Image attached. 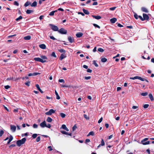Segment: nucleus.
Masks as SVG:
<instances>
[{
	"instance_id": "423d86ee",
	"label": "nucleus",
	"mask_w": 154,
	"mask_h": 154,
	"mask_svg": "<svg viewBox=\"0 0 154 154\" xmlns=\"http://www.w3.org/2000/svg\"><path fill=\"white\" fill-rule=\"evenodd\" d=\"M55 112V110L54 109H51L49 110L48 112H46L45 114L47 115H51L52 114L54 113Z\"/></svg>"
},
{
	"instance_id": "f257e3e1",
	"label": "nucleus",
	"mask_w": 154,
	"mask_h": 154,
	"mask_svg": "<svg viewBox=\"0 0 154 154\" xmlns=\"http://www.w3.org/2000/svg\"><path fill=\"white\" fill-rule=\"evenodd\" d=\"M26 140L25 138H23L21 140H19L17 141L16 144L18 146H20L21 145L24 144Z\"/></svg>"
},
{
	"instance_id": "f704fd0d",
	"label": "nucleus",
	"mask_w": 154,
	"mask_h": 154,
	"mask_svg": "<svg viewBox=\"0 0 154 154\" xmlns=\"http://www.w3.org/2000/svg\"><path fill=\"white\" fill-rule=\"evenodd\" d=\"M23 18V17L21 16H20L18 18L16 19V20L17 21H18L22 19Z\"/></svg>"
},
{
	"instance_id": "13d9d810",
	"label": "nucleus",
	"mask_w": 154,
	"mask_h": 154,
	"mask_svg": "<svg viewBox=\"0 0 154 154\" xmlns=\"http://www.w3.org/2000/svg\"><path fill=\"white\" fill-rule=\"evenodd\" d=\"M38 90L41 93H43V91H42L41 89H40V87H37Z\"/></svg>"
},
{
	"instance_id": "473e14b6",
	"label": "nucleus",
	"mask_w": 154,
	"mask_h": 154,
	"mask_svg": "<svg viewBox=\"0 0 154 154\" xmlns=\"http://www.w3.org/2000/svg\"><path fill=\"white\" fill-rule=\"evenodd\" d=\"M107 59L105 58H102L101 60V61L103 63H105L107 61Z\"/></svg>"
},
{
	"instance_id": "dca6fc26",
	"label": "nucleus",
	"mask_w": 154,
	"mask_h": 154,
	"mask_svg": "<svg viewBox=\"0 0 154 154\" xmlns=\"http://www.w3.org/2000/svg\"><path fill=\"white\" fill-rule=\"evenodd\" d=\"M68 40L71 43L74 42V39L71 36H69L68 37Z\"/></svg>"
},
{
	"instance_id": "774afa93",
	"label": "nucleus",
	"mask_w": 154,
	"mask_h": 154,
	"mask_svg": "<svg viewBox=\"0 0 154 154\" xmlns=\"http://www.w3.org/2000/svg\"><path fill=\"white\" fill-rule=\"evenodd\" d=\"M27 135H28L27 133H26L22 134V136L23 137L24 136H27Z\"/></svg>"
},
{
	"instance_id": "6e6d98bb",
	"label": "nucleus",
	"mask_w": 154,
	"mask_h": 154,
	"mask_svg": "<svg viewBox=\"0 0 154 154\" xmlns=\"http://www.w3.org/2000/svg\"><path fill=\"white\" fill-rule=\"evenodd\" d=\"M87 71L88 72L91 73V72L92 70L88 69H87Z\"/></svg>"
},
{
	"instance_id": "2eb2a0df",
	"label": "nucleus",
	"mask_w": 154,
	"mask_h": 154,
	"mask_svg": "<svg viewBox=\"0 0 154 154\" xmlns=\"http://www.w3.org/2000/svg\"><path fill=\"white\" fill-rule=\"evenodd\" d=\"M66 57V56L64 54H61V56L60 57V59L61 60H62L63 59L65 58Z\"/></svg>"
},
{
	"instance_id": "ea45409f",
	"label": "nucleus",
	"mask_w": 154,
	"mask_h": 154,
	"mask_svg": "<svg viewBox=\"0 0 154 154\" xmlns=\"http://www.w3.org/2000/svg\"><path fill=\"white\" fill-rule=\"evenodd\" d=\"M4 133V131L3 130H0V137L2 136Z\"/></svg>"
},
{
	"instance_id": "0eeeda50",
	"label": "nucleus",
	"mask_w": 154,
	"mask_h": 154,
	"mask_svg": "<svg viewBox=\"0 0 154 154\" xmlns=\"http://www.w3.org/2000/svg\"><path fill=\"white\" fill-rule=\"evenodd\" d=\"M34 60L35 61L41 62L42 63L45 62V61H43L42 59L39 57H35L34 58Z\"/></svg>"
},
{
	"instance_id": "4c0bfd02",
	"label": "nucleus",
	"mask_w": 154,
	"mask_h": 154,
	"mask_svg": "<svg viewBox=\"0 0 154 154\" xmlns=\"http://www.w3.org/2000/svg\"><path fill=\"white\" fill-rule=\"evenodd\" d=\"M37 136V134H33L32 135V137L34 139V138H35Z\"/></svg>"
},
{
	"instance_id": "cd10ccee",
	"label": "nucleus",
	"mask_w": 154,
	"mask_h": 154,
	"mask_svg": "<svg viewBox=\"0 0 154 154\" xmlns=\"http://www.w3.org/2000/svg\"><path fill=\"white\" fill-rule=\"evenodd\" d=\"M52 119L49 117H48L47 119V121L48 122H51L52 121Z\"/></svg>"
},
{
	"instance_id": "a19ab883",
	"label": "nucleus",
	"mask_w": 154,
	"mask_h": 154,
	"mask_svg": "<svg viewBox=\"0 0 154 154\" xmlns=\"http://www.w3.org/2000/svg\"><path fill=\"white\" fill-rule=\"evenodd\" d=\"M83 116L84 118H85L86 119L88 120L89 119V117L86 114H84Z\"/></svg>"
},
{
	"instance_id": "e433bc0d",
	"label": "nucleus",
	"mask_w": 154,
	"mask_h": 154,
	"mask_svg": "<svg viewBox=\"0 0 154 154\" xmlns=\"http://www.w3.org/2000/svg\"><path fill=\"white\" fill-rule=\"evenodd\" d=\"M100 145L101 146H103L105 145L104 142V141L103 140V139H102V140H101V144H100Z\"/></svg>"
},
{
	"instance_id": "39448f33",
	"label": "nucleus",
	"mask_w": 154,
	"mask_h": 154,
	"mask_svg": "<svg viewBox=\"0 0 154 154\" xmlns=\"http://www.w3.org/2000/svg\"><path fill=\"white\" fill-rule=\"evenodd\" d=\"M51 29L54 31H58V28L57 26L53 25L52 24H50Z\"/></svg>"
},
{
	"instance_id": "393cba45",
	"label": "nucleus",
	"mask_w": 154,
	"mask_h": 154,
	"mask_svg": "<svg viewBox=\"0 0 154 154\" xmlns=\"http://www.w3.org/2000/svg\"><path fill=\"white\" fill-rule=\"evenodd\" d=\"M57 11V10H55L52 11L50 13V14H49V15L51 16H53L54 15V13Z\"/></svg>"
},
{
	"instance_id": "6e6552de",
	"label": "nucleus",
	"mask_w": 154,
	"mask_h": 154,
	"mask_svg": "<svg viewBox=\"0 0 154 154\" xmlns=\"http://www.w3.org/2000/svg\"><path fill=\"white\" fill-rule=\"evenodd\" d=\"M10 127L11 131L13 132H15L16 128V127L15 125H11Z\"/></svg>"
},
{
	"instance_id": "603ef678",
	"label": "nucleus",
	"mask_w": 154,
	"mask_h": 154,
	"mask_svg": "<svg viewBox=\"0 0 154 154\" xmlns=\"http://www.w3.org/2000/svg\"><path fill=\"white\" fill-rule=\"evenodd\" d=\"M103 120V118L102 117H101L100 119L99 120V121H98V122L99 123H100V122H101Z\"/></svg>"
},
{
	"instance_id": "69168bd1",
	"label": "nucleus",
	"mask_w": 154,
	"mask_h": 154,
	"mask_svg": "<svg viewBox=\"0 0 154 154\" xmlns=\"http://www.w3.org/2000/svg\"><path fill=\"white\" fill-rule=\"evenodd\" d=\"M90 142V140L89 139H87L85 140V143H88Z\"/></svg>"
},
{
	"instance_id": "aec40b11",
	"label": "nucleus",
	"mask_w": 154,
	"mask_h": 154,
	"mask_svg": "<svg viewBox=\"0 0 154 154\" xmlns=\"http://www.w3.org/2000/svg\"><path fill=\"white\" fill-rule=\"evenodd\" d=\"M92 17L93 18H95V19L99 20L101 18V17L100 16H95V15H92Z\"/></svg>"
},
{
	"instance_id": "4d7b16f0",
	"label": "nucleus",
	"mask_w": 154,
	"mask_h": 154,
	"mask_svg": "<svg viewBox=\"0 0 154 154\" xmlns=\"http://www.w3.org/2000/svg\"><path fill=\"white\" fill-rule=\"evenodd\" d=\"M116 8V7H113L112 8H110L109 9L111 11H113Z\"/></svg>"
},
{
	"instance_id": "5fc2aeb1",
	"label": "nucleus",
	"mask_w": 154,
	"mask_h": 154,
	"mask_svg": "<svg viewBox=\"0 0 154 154\" xmlns=\"http://www.w3.org/2000/svg\"><path fill=\"white\" fill-rule=\"evenodd\" d=\"M38 125L36 124H34L33 125V127L34 128H37L38 127Z\"/></svg>"
},
{
	"instance_id": "7c9ffc66",
	"label": "nucleus",
	"mask_w": 154,
	"mask_h": 154,
	"mask_svg": "<svg viewBox=\"0 0 154 154\" xmlns=\"http://www.w3.org/2000/svg\"><path fill=\"white\" fill-rule=\"evenodd\" d=\"M13 139V137L11 135L10 136V137L9 139V140H8V144L9 143H10V142Z\"/></svg>"
},
{
	"instance_id": "f3484780",
	"label": "nucleus",
	"mask_w": 154,
	"mask_h": 154,
	"mask_svg": "<svg viewBox=\"0 0 154 154\" xmlns=\"http://www.w3.org/2000/svg\"><path fill=\"white\" fill-rule=\"evenodd\" d=\"M141 10L143 12H145L146 13H148V11L147 10V9L145 7H142L141 8Z\"/></svg>"
},
{
	"instance_id": "864d4df0",
	"label": "nucleus",
	"mask_w": 154,
	"mask_h": 154,
	"mask_svg": "<svg viewBox=\"0 0 154 154\" xmlns=\"http://www.w3.org/2000/svg\"><path fill=\"white\" fill-rule=\"evenodd\" d=\"M91 78V76H87V77H85V79L86 80H88L89 79Z\"/></svg>"
},
{
	"instance_id": "49530a36",
	"label": "nucleus",
	"mask_w": 154,
	"mask_h": 154,
	"mask_svg": "<svg viewBox=\"0 0 154 154\" xmlns=\"http://www.w3.org/2000/svg\"><path fill=\"white\" fill-rule=\"evenodd\" d=\"M93 25L95 27H97L99 29H100V27L99 26H98V25H97L96 24L94 23L93 24Z\"/></svg>"
},
{
	"instance_id": "052dcab7",
	"label": "nucleus",
	"mask_w": 154,
	"mask_h": 154,
	"mask_svg": "<svg viewBox=\"0 0 154 154\" xmlns=\"http://www.w3.org/2000/svg\"><path fill=\"white\" fill-rule=\"evenodd\" d=\"M46 127H47L48 128H50L51 127V125L50 124H48L47 125H46Z\"/></svg>"
},
{
	"instance_id": "79ce46f5",
	"label": "nucleus",
	"mask_w": 154,
	"mask_h": 154,
	"mask_svg": "<svg viewBox=\"0 0 154 154\" xmlns=\"http://www.w3.org/2000/svg\"><path fill=\"white\" fill-rule=\"evenodd\" d=\"M51 56H52V57H56V56L55 54V52H53L51 54Z\"/></svg>"
},
{
	"instance_id": "3c124183",
	"label": "nucleus",
	"mask_w": 154,
	"mask_h": 154,
	"mask_svg": "<svg viewBox=\"0 0 154 154\" xmlns=\"http://www.w3.org/2000/svg\"><path fill=\"white\" fill-rule=\"evenodd\" d=\"M14 4L15 5H16L17 6H18L19 5L18 3V2H16V1H15V2H14Z\"/></svg>"
},
{
	"instance_id": "7ed1b4c3",
	"label": "nucleus",
	"mask_w": 154,
	"mask_h": 154,
	"mask_svg": "<svg viewBox=\"0 0 154 154\" xmlns=\"http://www.w3.org/2000/svg\"><path fill=\"white\" fill-rule=\"evenodd\" d=\"M148 139V138H144L141 141V143L143 145L149 144L150 143V142L149 141H147L146 142V141H147Z\"/></svg>"
},
{
	"instance_id": "4be33fe9",
	"label": "nucleus",
	"mask_w": 154,
	"mask_h": 154,
	"mask_svg": "<svg viewBox=\"0 0 154 154\" xmlns=\"http://www.w3.org/2000/svg\"><path fill=\"white\" fill-rule=\"evenodd\" d=\"M55 94L56 96V99L57 100H59L60 99V97L59 95L58 94L57 92L55 90Z\"/></svg>"
},
{
	"instance_id": "412c9836",
	"label": "nucleus",
	"mask_w": 154,
	"mask_h": 154,
	"mask_svg": "<svg viewBox=\"0 0 154 154\" xmlns=\"http://www.w3.org/2000/svg\"><path fill=\"white\" fill-rule=\"evenodd\" d=\"M37 4V3L36 2L34 1L33 2L32 4H31V7H35L36 6Z\"/></svg>"
},
{
	"instance_id": "c9c22d12",
	"label": "nucleus",
	"mask_w": 154,
	"mask_h": 154,
	"mask_svg": "<svg viewBox=\"0 0 154 154\" xmlns=\"http://www.w3.org/2000/svg\"><path fill=\"white\" fill-rule=\"evenodd\" d=\"M60 116L63 118H64L66 116V115L63 113H60Z\"/></svg>"
},
{
	"instance_id": "338daca9",
	"label": "nucleus",
	"mask_w": 154,
	"mask_h": 154,
	"mask_svg": "<svg viewBox=\"0 0 154 154\" xmlns=\"http://www.w3.org/2000/svg\"><path fill=\"white\" fill-rule=\"evenodd\" d=\"M138 17H139L140 19V20H141L142 21H143V18L141 16H139Z\"/></svg>"
},
{
	"instance_id": "20e7f679",
	"label": "nucleus",
	"mask_w": 154,
	"mask_h": 154,
	"mask_svg": "<svg viewBox=\"0 0 154 154\" xmlns=\"http://www.w3.org/2000/svg\"><path fill=\"white\" fill-rule=\"evenodd\" d=\"M58 32L62 34H66L67 33L66 30L65 29L63 28H61L58 30Z\"/></svg>"
},
{
	"instance_id": "a18cd8bd",
	"label": "nucleus",
	"mask_w": 154,
	"mask_h": 154,
	"mask_svg": "<svg viewBox=\"0 0 154 154\" xmlns=\"http://www.w3.org/2000/svg\"><path fill=\"white\" fill-rule=\"evenodd\" d=\"M149 106V105L148 104H144L143 105V107L144 108L146 109V108H147Z\"/></svg>"
},
{
	"instance_id": "2f4dec72",
	"label": "nucleus",
	"mask_w": 154,
	"mask_h": 154,
	"mask_svg": "<svg viewBox=\"0 0 154 154\" xmlns=\"http://www.w3.org/2000/svg\"><path fill=\"white\" fill-rule=\"evenodd\" d=\"M148 94V93L147 92H144V93H142L141 94V95L143 96H147Z\"/></svg>"
},
{
	"instance_id": "6ab92c4d",
	"label": "nucleus",
	"mask_w": 154,
	"mask_h": 154,
	"mask_svg": "<svg viewBox=\"0 0 154 154\" xmlns=\"http://www.w3.org/2000/svg\"><path fill=\"white\" fill-rule=\"evenodd\" d=\"M61 133L63 134H66V135H70V136H71V133H68L66 132L65 131H61Z\"/></svg>"
},
{
	"instance_id": "c756f323",
	"label": "nucleus",
	"mask_w": 154,
	"mask_h": 154,
	"mask_svg": "<svg viewBox=\"0 0 154 154\" xmlns=\"http://www.w3.org/2000/svg\"><path fill=\"white\" fill-rule=\"evenodd\" d=\"M149 98L152 101L153 100V98L152 94H150L149 95Z\"/></svg>"
},
{
	"instance_id": "9b49d317",
	"label": "nucleus",
	"mask_w": 154,
	"mask_h": 154,
	"mask_svg": "<svg viewBox=\"0 0 154 154\" xmlns=\"http://www.w3.org/2000/svg\"><path fill=\"white\" fill-rule=\"evenodd\" d=\"M40 73L38 72H34L33 73H29L28 75L29 76L33 75H36L40 74Z\"/></svg>"
},
{
	"instance_id": "c85d7f7f",
	"label": "nucleus",
	"mask_w": 154,
	"mask_h": 154,
	"mask_svg": "<svg viewBox=\"0 0 154 154\" xmlns=\"http://www.w3.org/2000/svg\"><path fill=\"white\" fill-rule=\"evenodd\" d=\"M33 12V10H28L26 11V13L27 14H29L31 13H32Z\"/></svg>"
},
{
	"instance_id": "c03bdc74",
	"label": "nucleus",
	"mask_w": 154,
	"mask_h": 154,
	"mask_svg": "<svg viewBox=\"0 0 154 154\" xmlns=\"http://www.w3.org/2000/svg\"><path fill=\"white\" fill-rule=\"evenodd\" d=\"M134 16L135 18L137 19H138L139 17V16H138L136 13L134 14Z\"/></svg>"
},
{
	"instance_id": "37998d69",
	"label": "nucleus",
	"mask_w": 154,
	"mask_h": 154,
	"mask_svg": "<svg viewBox=\"0 0 154 154\" xmlns=\"http://www.w3.org/2000/svg\"><path fill=\"white\" fill-rule=\"evenodd\" d=\"M58 51L61 53H65V51L63 49H61L58 50Z\"/></svg>"
},
{
	"instance_id": "a211bd4d",
	"label": "nucleus",
	"mask_w": 154,
	"mask_h": 154,
	"mask_svg": "<svg viewBox=\"0 0 154 154\" xmlns=\"http://www.w3.org/2000/svg\"><path fill=\"white\" fill-rule=\"evenodd\" d=\"M117 21V19L115 18H113L111 19L110 20V21L112 23H114Z\"/></svg>"
},
{
	"instance_id": "de8ad7c7",
	"label": "nucleus",
	"mask_w": 154,
	"mask_h": 154,
	"mask_svg": "<svg viewBox=\"0 0 154 154\" xmlns=\"http://www.w3.org/2000/svg\"><path fill=\"white\" fill-rule=\"evenodd\" d=\"M40 137H38L36 139V141L37 142H38L40 141Z\"/></svg>"
},
{
	"instance_id": "680f3d73",
	"label": "nucleus",
	"mask_w": 154,
	"mask_h": 154,
	"mask_svg": "<svg viewBox=\"0 0 154 154\" xmlns=\"http://www.w3.org/2000/svg\"><path fill=\"white\" fill-rule=\"evenodd\" d=\"M62 128L64 129H65V128H66V126L65 125H62Z\"/></svg>"
},
{
	"instance_id": "f03ea898",
	"label": "nucleus",
	"mask_w": 154,
	"mask_h": 154,
	"mask_svg": "<svg viewBox=\"0 0 154 154\" xmlns=\"http://www.w3.org/2000/svg\"><path fill=\"white\" fill-rule=\"evenodd\" d=\"M130 79L134 80L135 79H138L140 80H141L142 81H146L147 82H148V81L146 79L144 78H142L138 76H135L134 77H131L130 78Z\"/></svg>"
},
{
	"instance_id": "bf43d9fd",
	"label": "nucleus",
	"mask_w": 154,
	"mask_h": 154,
	"mask_svg": "<svg viewBox=\"0 0 154 154\" xmlns=\"http://www.w3.org/2000/svg\"><path fill=\"white\" fill-rule=\"evenodd\" d=\"M59 82H64V81L63 79H60L59 80Z\"/></svg>"
},
{
	"instance_id": "1a4fd4ad",
	"label": "nucleus",
	"mask_w": 154,
	"mask_h": 154,
	"mask_svg": "<svg viewBox=\"0 0 154 154\" xmlns=\"http://www.w3.org/2000/svg\"><path fill=\"white\" fill-rule=\"evenodd\" d=\"M143 21L145 20H149V17L148 15L145 14H143Z\"/></svg>"
},
{
	"instance_id": "4468645a",
	"label": "nucleus",
	"mask_w": 154,
	"mask_h": 154,
	"mask_svg": "<svg viewBox=\"0 0 154 154\" xmlns=\"http://www.w3.org/2000/svg\"><path fill=\"white\" fill-rule=\"evenodd\" d=\"M41 58L42 59L43 61H45V62H46V60L48 59L47 57L45 56H41Z\"/></svg>"
},
{
	"instance_id": "58836bf2",
	"label": "nucleus",
	"mask_w": 154,
	"mask_h": 154,
	"mask_svg": "<svg viewBox=\"0 0 154 154\" xmlns=\"http://www.w3.org/2000/svg\"><path fill=\"white\" fill-rule=\"evenodd\" d=\"M97 50L98 51L100 52H103L104 51V50L101 48H99Z\"/></svg>"
},
{
	"instance_id": "9d476101",
	"label": "nucleus",
	"mask_w": 154,
	"mask_h": 154,
	"mask_svg": "<svg viewBox=\"0 0 154 154\" xmlns=\"http://www.w3.org/2000/svg\"><path fill=\"white\" fill-rule=\"evenodd\" d=\"M46 124L45 121H44L40 124V126L42 128L46 127Z\"/></svg>"
},
{
	"instance_id": "72a5a7b5",
	"label": "nucleus",
	"mask_w": 154,
	"mask_h": 154,
	"mask_svg": "<svg viewBox=\"0 0 154 154\" xmlns=\"http://www.w3.org/2000/svg\"><path fill=\"white\" fill-rule=\"evenodd\" d=\"M93 64L96 67H98V66L97 64L96 63L95 60H94L93 61Z\"/></svg>"
},
{
	"instance_id": "5701e85b",
	"label": "nucleus",
	"mask_w": 154,
	"mask_h": 154,
	"mask_svg": "<svg viewBox=\"0 0 154 154\" xmlns=\"http://www.w3.org/2000/svg\"><path fill=\"white\" fill-rule=\"evenodd\" d=\"M29 5H31V3L28 1H27L25 3L24 6L25 7H26Z\"/></svg>"
},
{
	"instance_id": "09e8293b",
	"label": "nucleus",
	"mask_w": 154,
	"mask_h": 154,
	"mask_svg": "<svg viewBox=\"0 0 154 154\" xmlns=\"http://www.w3.org/2000/svg\"><path fill=\"white\" fill-rule=\"evenodd\" d=\"M77 128V127L75 125H74L72 128V131H74Z\"/></svg>"
},
{
	"instance_id": "f8f14e48",
	"label": "nucleus",
	"mask_w": 154,
	"mask_h": 154,
	"mask_svg": "<svg viewBox=\"0 0 154 154\" xmlns=\"http://www.w3.org/2000/svg\"><path fill=\"white\" fill-rule=\"evenodd\" d=\"M39 46L42 49H45L46 48V46L44 44L39 45Z\"/></svg>"
},
{
	"instance_id": "ddd939ff",
	"label": "nucleus",
	"mask_w": 154,
	"mask_h": 154,
	"mask_svg": "<svg viewBox=\"0 0 154 154\" xmlns=\"http://www.w3.org/2000/svg\"><path fill=\"white\" fill-rule=\"evenodd\" d=\"M83 35L82 32H79L76 34V36L78 38H80L82 37Z\"/></svg>"
},
{
	"instance_id": "e2e57ef3",
	"label": "nucleus",
	"mask_w": 154,
	"mask_h": 154,
	"mask_svg": "<svg viewBox=\"0 0 154 154\" xmlns=\"http://www.w3.org/2000/svg\"><path fill=\"white\" fill-rule=\"evenodd\" d=\"M50 38L51 39H52L53 40H55L56 39L53 36H50Z\"/></svg>"
},
{
	"instance_id": "8fccbe9b",
	"label": "nucleus",
	"mask_w": 154,
	"mask_h": 154,
	"mask_svg": "<svg viewBox=\"0 0 154 154\" xmlns=\"http://www.w3.org/2000/svg\"><path fill=\"white\" fill-rule=\"evenodd\" d=\"M48 148L49 149V151H51L53 150V149L51 146H48Z\"/></svg>"
},
{
	"instance_id": "bb28decb",
	"label": "nucleus",
	"mask_w": 154,
	"mask_h": 154,
	"mask_svg": "<svg viewBox=\"0 0 154 154\" xmlns=\"http://www.w3.org/2000/svg\"><path fill=\"white\" fill-rule=\"evenodd\" d=\"M83 11L84 13L86 14H89V12L87 10L83 9Z\"/></svg>"
},
{
	"instance_id": "0e129e2a",
	"label": "nucleus",
	"mask_w": 154,
	"mask_h": 154,
	"mask_svg": "<svg viewBox=\"0 0 154 154\" xmlns=\"http://www.w3.org/2000/svg\"><path fill=\"white\" fill-rule=\"evenodd\" d=\"M107 150H108V151H109V152L111 153H112L113 152L112 150H111V149H108Z\"/></svg>"
},
{
	"instance_id": "a878e982",
	"label": "nucleus",
	"mask_w": 154,
	"mask_h": 154,
	"mask_svg": "<svg viewBox=\"0 0 154 154\" xmlns=\"http://www.w3.org/2000/svg\"><path fill=\"white\" fill-rule=\"evenodd\" d=\"M94 133L93 131L90 132L87 135V136H89L90 135L94 136Z\"/></svg>"
},
{
	"instance_id": "b1692460",
	"label": "nucleus",
	"mask_w": 154,
	"mask_h": 154,
	"mask_svg": "<svg viewBox=\"0 0 154 154\" xmlns=\"http://www.w3.org/2000/svg\"><path fill=\"white\" fill-rule=\"evenodd\" d=\"M24 38L25 40H29L31 38V36L29 35L26 36L24 37Z\"/></svg>"
}]
</instances>
